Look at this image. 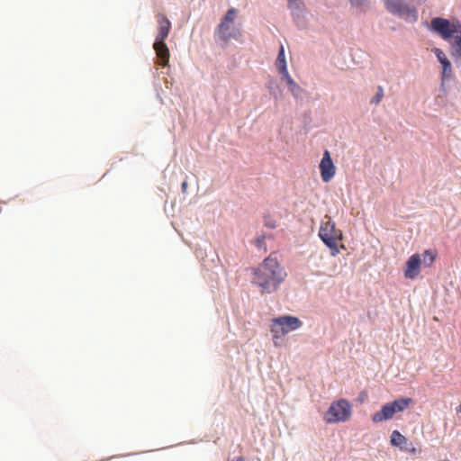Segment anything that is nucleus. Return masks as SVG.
<instances>
[{"mask_svg":"<svg viewBox=\"0 0 461 461\" xmlns=\"http://www.w3.org/2000/svg\"><path fill=\"white\" fill-rule=\"evenodd\" d=\"M287 274L276 258L268 257L253 270L252 283L261 294H271L278 289Z\"/></svg>","mask_w":461,"mask_h":461,"instance_id":"1","label":"nucleus"},{"mask_svg":"<svg viewBox=\"0 0 461 461\" xmlns=\"http://www.w3.org/2000/svg\"><path fill=\"white\" fill-rule=\"evenodd\" d=\"M430 28L449 43L451 56L461 59V23L436 17L431 20Z\"/></svg>","mask_w":461,"mask_h":461,"instance_id":"2","label":"nucleus"},{"mask_svg":"<svg viewBox=\"0 0 461 461\" xmlns=\"http://www.w3.org/2000/svg\"><path fill=\"white\" fill-rule=\"evenodd\" d=\"M319 236L321 240L330 249L331 255L337 256L339 253L338 241L342 239V233L336 229L335 222L330 217L325 216L321 221Z\"/></svg>","mask_w":461,"mask_h":461,"instance_id":"3","label":"nucleus"},{"mask_svg":"<svg viewBox=\"0 0 461 461\" xmlns=\"http://www.w3.org/2000/svg\"><path fill=\"white\" fill-rule=\"evenodd\" d=\"M352 414L351 405L346 399L333 402L324 414L327 423H339L347 421Z\"/></svg>","mask_w":461,"mask_h":461,"instance_id":"4","label":"nucleus"},{"mask_svg":"<svg viewBox=\"0 0 461 461\" xmlns=\"http://www.w3.org/2000/svg\"><path fill=\"white\" fill-rule=\"evenodd\" d=\"M412 402L411 398L402 397L388 402L382 407L381 411L375 412L372 416V420L375 423H379L384 420H390L396 412L406 410Z\"/></svg>","mask_w":461,"mask_h":461,"instance_id":"5","label":"nucleus"},{"mask_svg":"<svg viewBox=\"0 0 461 461\" xmlns=\"http://www.w3.org/2000/svg\"><path fill=\"white\" fill-rule=\"evenodd\" d=\"M299 318L290 315L280 316L271 321L270 331L274 339H279L282 336L299 329L302 326Z\"/></svg>","mask_w":461,"mask_h":461,"instance_id":"6","label":"nucleus"},{"mask_svg":"<svg viewBox=\"0 0 461 461\" xmlns=\"http://www.w3.org/2000/svg\"><path fill=\"white\" fill-rule=\"evenodd\" d=\"M385 8L391 14L404 19L409 23H415L418 20V11L415 7L410 6L405 0H384Z\"/></svg>","mask_w":461,"mask_h":461,"instance_id":"7","label":"nucleus"},{"mask_svg":"<svg viewBox=\"0 0 461 461\" xmlns=\"http://www.w3.org/2000/svg\"><path fill=\"white\" fill-rule=\"evenodd\" d=\"M321 176L323 182L327 183L331 180L336 173V167L330 158L329 150H325L320 163Z\"/></svg>","mask_w":461,"mask_h":461,"instance_id":"8","label":"nucleus"},{"mask_svg":"<svg viewBox=\"0 0 461 461\" xmlns=\"http://www.w3.org/2000/svg\"><path fill=\"white\" fill-rule=\"evenodd\" d=\"M421 267V256L420 254L415 253L411 255L406 262L404 268V277L407 279L413 280L420 273Z\"/></svg>","mask_w":461,"mask_h":461,"instance_id":"9","label":"nucleus"},{"mask_svg":"<svg viewBox=\"0 0 461 461\" xmlns=\"http://www.w3.org/2000/svg\"><path fill=\"white\" fill-rule=\"evenodd\" d=\"M158 22V34L156 36L155 41H162L167 38L170 30H171V23L168 18L164 14H158L157 15Z\"/></svg>","mask_w":461,"mask_h":461,"instance_id":"10","label":"nucleus"},{"mask_svg":"<svg viewBox=\"0 0 461 461\" xmlns=\"http://www.w3.org/2000/svg\"><path fill=\"white\" fill-rule=\"evenodd\" d=\"M153 49L156 51V55L158 59V64L163 67L167 66L169 62L170 53L165 41H155Z\"/></svg>","mask_w":461,"mask_h":461,"instance_id":"11","label":"nucleus"},{"mask_svg":"<svg viewBox=\"0 0 461 461\" xmlns=\"http://www.w3.org/2000/svg\"><path fill=\"white\" fill-rule=\"evenodd\" d=\"M217 33L220 38L228 41L230 39L238 40L241 36V32L239 28L234 27L232 24L227 23L225 29H221V23L217 27Z\"/></svg>","mask_w":461,"mask_h":461,"instance_id":"12","label":"nucleus"},{"mask_svg":"<svg viewBox=\"0 0 461 461\" xmlns=\"http://www.w3.org/2000/svg\"><path fill=\"white\" fill-rule=\"evenodd\" d=\"M276 67L282 76L288 73L285 56V49L283 45L280 46L278 56L276 61Z\"/></svg>","mask_w":461,"mask_h":461,"instance_id":"13","label":"nucleus"},{"mask_svg":"<svg viewBox=\"0 0 461 461\" xmlns=\"http://www.w3.org/2000/svg\"><path fill=\"white\" fill-rule=\"evenodd\" d=\"M282 78L285 80L289 91L295 97H298L302 93L301 86L290 77L289 73L283 75Z\"/></svg>","mask_w":461,"mask_h":461,"instance_id":"14","label":"nucleus"},{"mask_svg":"<svg viewBox=\"0 0 461 461\" xmlns=\"http://www.w3.org/2000/svg\"><path fill=\"white\" fill-rule=\"evenodd\" d=\"M421 256V266L424 267H429L433 265L436 258H437V252L432 249H427L425 250Z\"/></svg>","mask_w":461,"mask_h":461,"instance_id":"15","label":"nucleus"},{"mask_svg":"<svg viewBox=\"0 0 461 461\" xmlns=\"http://www.w3.org/2000/svg\"><path fill=\"white\" fill-rule=\"evenodd\" d=\"M408 439L401 434L398 430H393L391 434L390 442L393 446L398 447L401 449L407 445Z\"/></svg>","mask_w":461,"mask_h":461,"instance_id":"16","label":"nucleus"},{"mask_svg":"<svg viewBox=\"0 0 461 461\" xmlns=\"http://www.w3.org/2000/svg\"><path fill=\"white\" fill-rule=\"evenodd\" d=\"M237 13L235 8L229 9L220 23L221 29H225L227 23L233 24Z\"/></svg>","mask_w":461,"mask_h":461,"instance_id":"17","label":"nucleus"},{"mask_svg":"<svg viewBox=\"0 0 461 461\" xmlns=\"http://www.w3.org/2000/svg\"><path fill=\"white\" fill-rule=\"evenodd\" d=\"M452 77V66L451 63H447L442 65V73H441V81L442 85H444L445 80L450 78Z\"/></svg>","mask_w":461,"mask_h":461,"instance_id":"18","label":"nucleus"},{"mask_svg":"<svg viewBox=\"0 0 461 461\" xmlns=\"http://www.w3.org/2000/svg\"><path fill=\"white\" fill-rule=\"evenodd\" d=\"M433 52L434 54L436 55L438 62L441 64V65H445L447 63H449L450 61L448 60V59L447 58L446 54L443 52V50H441L440 49L438 48H435L433 50Z\"/></svg>","mask_w":461,"mask_h":461,"instance_id":"19","label":"nucleus"},{"mask_svg":"<svg viewBox=\"0 0 461 461\" xmlns=\"http://www.w3.org/2000/svg\"><path fill=\"white\" fill-rule=\"evenodd\" d=\"M384 97V89L381 86L377 87V92L375 95L371 99L370 103L372 104H378Z\"/></svg>","mask_w":461,"mask_h":461,"instance_id":"20","label":"nucleus"},{"mask_svg":"<svg viewBox=\"0 0 461 461\" xmlns=\"http://www.w3.org/2000/svg\"><path fill=\"white\" fill-rule=\"evenodd\" d=\"M288 1V7L293 12L294 14H295V12L300 10L302 2L301 0H287Z\"/></svg>","mask_w":461,"mask_h":461,"instance_id":"21","label":"nucleus"},{"mask_svg":"<svg viewBox=\"0 0 461 461\" xmlns=\"http://www.w3.org/2000/svg\"><path fill=\"white\" fill-rule=\"evenodd\" d=\"M402 450L410 452L411 454H416L415 447L412 445V443H410L408 441H407V445H404V447L402 448Z\"/></svg>","mask_w":461,"mask_h":461,"instance_id":"22","label":"nucleus"},{"mask_svg":"<svg viewBox=\"0 0 461 461\" xmlns=\"http://www.w3.org/2000/svg\"><path fill=\"white\" fill-rule=\"evenodd\" d=\"M349 1L353 6L358 7V6L363 5L366 0H349Z\"/></svg>","mask_w":461,"mask_h":461,"instance_id":"23","label":"nucleus"},{"mask_svg":"<svg viewBox=\"0 0 461 461\" xmlns=\"http://www.w3.org/2000/svg\"><path fill=\"white\" fill-rule=\"evenodd\" d=\"M181 188H182V192L183 193H185L186 190H187V182L186 181H184L181 185Z\"/></svg>","mask_w":461,"mask_h":461,"instance_id":"24","label":"nucleus"},{"mask_svg":"<svg viewBox=\"0 0 461 461\" xmlns=\"http://www.w3.org/2000/svg\"><path fill=\"white\" fill-rule=\"evenodd\" d=\"M266 226H267L268 228H271V229H274L276 227V223L273 221H267Z\"/></svg>","mask_w":461,"mask_h":461,"instance_id":"25","label":"nucleus"},{"mask_svg":"<svg viewBox=\"0 0 461 461\" xmlns=\"http://www.w3.org/2000/svg\"><path fill=\"white\" fill-rule=\"evenodd\" d=\"M457 411L461 412V405L458 407Z\"/></svg>","mask_w":461,"mask_h":461,"instance_id":"26","label":"nucleus"},{"mask_svg":"<svg viewBox=\"0 0 461 461\" xmlns=\"http://www.w3.org/2000/svg\"><path fill=\"white\" fill-rule=\"evenodd\" d=\"M444 461H449V460H444Z\"/></svg>","mask_w":461,"mask_h":461,"instance_id":"27","label":"nucleus"}]
</instances>
